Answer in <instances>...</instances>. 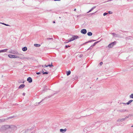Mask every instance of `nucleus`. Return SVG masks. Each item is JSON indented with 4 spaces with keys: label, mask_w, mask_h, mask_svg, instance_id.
Here are the masks:
<instances>
[{
    "label": "nucleus",
    "mask_w": 133,
    "mask_h": 133,
    "mask_svg": "<svg viewBox=\"0 0 133 133\" xmlns=\"http://www.w3.org/2000/svg\"><path fill=\"white\" fill-rule=\"evenodd\" d=\"M9 129V125H4L2 126L0 129L1 131H4Z\"/></svg>",
    "instance_id": "obj_1"
},
{
    "label": "nucleus",
    "mask_w": 133,
    "mask_h": 133,
    "mask_svg": "<svg viewBox=\"0 0 133 133\" xmlns=\"http://www.w3.org/2000/svg\"><path fill=\"white\" fill-rule=\"evenodd\" d=\"M9 129H11V131H15L17 130V128L14 125H9Z\"/></svg>",
    "instance_id": "obj_2"
},
{
    "label": "nucleus",
    "mask_w": 133,
    "mask_h": 133,
    "mask_svg": "<svg viewBox=\"0 0 133 133\" xmlns=\"http://www.w3.org/2000/svg\"><path fill=\"white\" fill-rule=\"evenodd\" d=\"M8 56L10 58H23V57H20L19 56L15 55H8Z\"/></svg>",
    "instance_id": "obj_3"
},
{
    "label": "nucleus",
    "mask_w": 133,
    "mask_h": 133,
    "mask_svg": "<svg viewBox=\"0 0 133 133\" xmlns=\"http://www.w3.org/2000/svg\"><path fill=\"white\" fill-rule=\"evenodd\" d=\"M116 44V42L115 41L109 44L108 45V47L109 48H112Z\"/></svg>",
    "instance_id": "obj_4"
},
{
    "label": "nucleus",
    "mask_w": 133,
    "mask_h": 133,
    "mask_svg": "<svg viewBox=\"0 0 133 133\" xmlns=\"http://www.w3.org/2000/svg\"><path fill=\"white\" fill-rule=\"evenodd\" d=\"M79 38V37L77 36L73 35L72 37L70 39V41H72Z\"/></svg>",
    "instance_id": "obj_5"
},
{
    "label": "nucleus",
    "mask_w": 133,
    "mask_h": 133,
    "mask_svg": "<svg viewBox=\"0 0 133 133\" xmlns=\"http://www.w3.org/2000/svg\"><path fill=\"white\" fill-rule=\"evenodd\" d=\"M127 119L126 117L124 118H119L118 119L117 121V122H122L123 121H124Z\"/></svg>",
    "instance_id": "obj_6"
},
{
    "label": "nucleus",
    "mask_w": 133,
    "mask_h": 133,
    "mask_svg": "<svg viewBox=\"0 0 133 133\" xmlns=\"http://www.w3.org/2000/svg\"><path fill=\"white\" fill-rule=\"evenodd\" d=\"M81 32L83 34H85L86 33L87 31L86 29H83L81 30Z\"/></svg>",
    "instance_id": "obj_7"
},
{
    "label": "nucleus",
    "mask_w": 133,
    "mask_h": 133,
    "mask_svg": "<svg viewBox=\"0 0 133 133\" xmlns=\"http://www.w3.org/2000/svg\"><path fill=\"white\" fill-rule=\"evenodd\" d=\"M27 81L29 83H31L32 82V79L31 77H28L27 79Z\"/></svg>",
    "instance_id": "obj_8"
},
{
    "label": "nucleus",
    "mask_w": 133,
    "mask_h": 133,
    "mask_svg": "<svg viewBox=\"0 0 133 133\" xmlns=\"http://www.w3.org/2000/svg\"><path fill=\"white\" fill-rule=\"evenodd\" d=\"M117 111L118 112H124L125 111H127L128 110L126 109H121V110H117Z\"/></svg>",
    "instance_id": "obj_9"
},
{
    "label": "nucleus",
    "mask_w": 133,
    "mask_h": 133,
    "mask_svg": "<svg viewBox=\"0 0 133 133\" xmlns=\"http://www.w3.org/2000/svg\"><path fill=\"white\" fill-rule=\"evenodd\" d=\"M66 130V129H61L60 130V132L63 133H64L65 132Z\"/></svg>",
    "instance_id": "obj_10"
},
{
    "label": "nucleus",
    "mask_w": 133,
    "mask_h": 133,
    "mask_svg": "<svg viewBox=\"0 0 133 133\" xmlns=\"http://www.w3.org/2000/svg\"><path fill=\"white\" fill-rule=\"evenodd\" d=\"M25 85L24 84H22L18 88L19 89H22L23 88L25 87Z\"/></svg>",
    "instance_id": "obj_11"
},
{
    "label": "nucleus",
    "mask_w": 133,
    "mask_h": 133,
    "mask_svg": "<svg viewBox=\"0 0 133 133\" xmlns=\"http://www.w3.org/2000/svg\"><path fill=\"white\" fill-rule=\"evenodd\" d=\"M45 98L44 99H42L40 102H38V103H36L35 104V105H38L40 103L42 102L43 100H44L45 99V98Z\"/></svg>",
    "instance_id": "obj_12"
},
{
    "label": "nucleus",
    "mask_w": 133,
    "mask_h": 133,
    "mask_svg": "<svg viewBox=\"0 0 133 133\" xmlns=\"http://www.w3.org/2000/svg\"><path fill=\"white\" fill-rule=\"evenodd\" d=\"M96 8V6H94L92 8H91V9L89 11H88L87 13H89V12H91L93 10H94L95 8Z\"/></svg>",
    "instance_id": "obj_13"
},
{
    "label": "nucleus",
    "mask_w": 133,
    "mask_h": 133,
    "mask_svg": "<svg viewBox=\"0 0 133 133\" xmlns=\"http://www.w3.org/2000/svg\"><path fill=\"white\" fill-rule=\"evenodd\" d=\"M8 50V49H6L4 50H0V53L1 52H6V51Z\"/></svg>",
    "instance_id": "obj_14"
},
{
    "label": "nucleus",
    "mask_w": 133,
    "mask_h": 133,
    "mask_svg": "<svg viewBox=\"0 0 133 133\" xmlns=\"http://www.w3.org/2000/svg\"><path fill=\"white\" fill-rule=\"evenodd\" d=\"M27 48L26 47H24L22 49V50L24 51H25L27 50Z\"/></svg>",
    "instance_id": "obj_15"
},
{
    "label": "nucleus",
    "mask_w": 133,
    "mask_h": 133,
    "mask_svg": "<svg viewBox=\"0 0 133 133\" xmlns=\"http://www.w3.org/2000/svg\"><path fill=\"white\" fill-rule=\"evenodd\" d=\"M46 67H47L48 66H49L50 67H51L52 66H53V65H52V63H51V64H49L48 65H44Z\"/></svg>",
    "instance_id": "obj_16"
},
{
    "label": "nucleus",
    "mask_w": 133,
    "mask_h": 133,
    "mask_svg": "<svg viewBox=\"0 0 133 133\" xmlns=\"http://www.w3.org/2000/svg\"><path fill=\"white\" fill-rule=\"evenodd\" d=\"M6 121L5 118H2L0 119V123L2 122Z\"/></svg>",
    "instance_id": "obj_17"
},
{
    "label": "nucleus",
    "mask_w": 133,
    "mask_h": 133,
    "mask_svg": "<svg viewBox=\"0 0 133 133\" xmlns=\"http://www.w3.org/2000/svg\"><path fill=\"white\" fill-rule=\"evenodd\" d=\"M49 39L51 40H52V41H53V38H45V41H47Z\"/></svg>",
    "instance_id": "obj_18"
},
{
    "label": "nucleus",
    "mask_w": 133,
    "mask_h": 133,
    "mask_svg": "<svg viewBox=\"0 0 133 133\" xmlns=\"http://www.w3.org/2000/svg\"><path fill=\"white\" fill-rule=\"evenodd\" d=\"M41 73H43V74H48V72H44L42 70V71L41 72Z\"/></svg>",
    "instance_id": "obj_19"
},
{
    "label": "nucleus",
    "mask_w": 133,
    "mask_h": 133,
    "mask_svg": "<svg viewBox=\"0 0 133 133\" xmlns=\"http://www.w3.org/2000/svg\"><path fill=\"white\" fill-rule=\"evenodd\" d=\"M14 117V116H10L9 117H8L7 118L5 119L6 121L10 119H11Z\"/></svg>",
    "instance_id": "obj_20"
},
{
    "label": "nucleus",
    "mask_w": 133,
    "mask_h": 133,
    "mask_svg": "<svg viewBox=\"0 0 133 133\" xmlns=\"http://www.w3.org/2000/svg\"><path fill=\"white\" fill-rule=\"evenodd\" d=\"M133 100H131L129 101L128 102L126 103V104L127 105L129 104L130 103L132 102L133 101Z\"/></svg>",
    "instance_id": "obj_21"
},
{
    "label": "nucleus",
    "mask_w": 133,
    "mask_h": 133,
    "mask_svg": "<svg viewBox=\"0 0 133 133\" xmlns=\"http://www.w3.org/2000/svg\"><path fill=\"white\" fill-rule=\"evenodd\" d=\"M92 34V33L91 32H89L87 33V35L88 36H91Z\"/></svg>",
    "instance_id": "obj_22"
},
{
    "label": "nucleus",
    "mask_w": 133,
    "mask_h": 133,
    "mask_svg": "<svg viewBox=\"0 0 133 133\" xmlns=\"http://www.w3.org/2000/svg\"><path fill=\"white\" fill-rule=\"evenodd\" d=\"M71 71H69L66 72L67 75L68 76L70 75L71 74Z\"/></svg>",
    "instance_id": "obj_23"
},
{
    "label": "nucleus",
    "mask_w": 133,
    "mask_h": 133,
    "mask_svg": "<svg viewBox=\"0 0 133 133\" xmlns=\"http://www.w3.org/2000/svg\"><path fill=\"white\" fill-rule=\"evenodd\" d=\"M34 45L36 47H39L41 46L40 44H35Z\"/></svg>",
    "instance_id": "obj_24"
},
{
    "label": "nucleus",
    "mask_w": 133,
    "mask_h": 133,
    "mask_svg": "<svg viewBox=\"0 0 133 133\" xmlns=\"http://www.w3.org/2000/svg\"><path fill=\"white\" fill-rule=\"evenodd\" d=\"M96 41V40H90V41H88V42H86V43H89V42H93V41Z\"/></svg>",
    "instance_id": "obj_25"
},
{
    "label": "nucleus",
    "mask_w": 133,
    "mask_h": 133,
    "mask_svg": "<svg viewBox=\"0 0 133 133\" xmlns=\"http://www.w3.org/2000/svg\"><path fill=\"white\" fill-rule=\"evenodd\" d=\"M132 116V114H129L128 116L126 117V118H129L130 117H131Z\"/></svg>",
    "instance_id": "obj_26"
},
{
    "label": "nucleus",
    "mask_w": 133,
    "mask_h": 133,
    "mask_svg": "<svg viewBox=\"0 0 133 133\" xmlns=\"http://www.w3.org/2000/svg\"><path fill=\"white\" fill-rule=\"evenodd\" d=\"M130 37H126L125 38V39L127 40L130 39H131Z\"/></svg>",
    "instance_id": "obj_27"
},
{
    "label": "nucleus",
    "mask_w": 133,
    "mask_h": 133,
    "mask_svg": "<svg viewBox=\"0 0 133 133\" xmlns=\"http://www.w3.org/2000/svg\"><path fill=\"white\" fill-rule=\"evenodd\" d=\"M71 46L70 45H66L65 47V49H66L68 47H70Z\"/></svg>",
    "instance_id": "obj_28"
},
{
    "label": "nucleus",
    "mask_w": 133,
    "mask_h": 133,
    "mask_svg": "<svg viewBox=\"0 0 133 133\" xmlns=\"http://www.w3.org/2000/svg\"><path fill=\"white\" fill-rule=\"evenodd\" d=\"M130 97L131 98H133V94H132L130 96Z\"/></svg>",
    "instance_id": "obj_29"
},
{
    "label": "nucleus",
    "mask_w": 133,
    "mask_h": 133,
    "mask_svg": "<svg viewBox=\"0 0 133 133\" xmlns=\"http://www.w3.org/2000/svg\"><path fill=\"white\" fill-rule=\"evenodd\" d=\"M1 23L2 24L5 25H6V26H10V25H9L7 24H6L4 23Z\"/></svg>",
    "instance_id": "obj_30"
},
{
    "label": "nucleus",
    "mask_w": 133,
    "mask_h": 133,
    "mask_svg": "<svg viewBox=\"0 0 133 133\" xmlns=\"http://www.w3.org/2000/svg\"><path fill=\"white\" fill-rule=\"evenodd\" d=\"M71 41H70V40H66L65 41V42L64 43H68L69 42H71Z\"/></svg>",
    "instance_id": "obj_31"
},
{
    "label": "nucleus",
    "mask_w": 133,
    "mask_h": 133,
    "mask_svg": "<svg viewBox=\"0 0 133 133\" xmlns=\"http://www.w3.org/2000/svg\"><path fill=\"white\" fill-rule=\"evenodd\" d=\"M118 34H115V35H114V36L115 37H118Z\"/></svg>",
    "instance_id": "obj_32"
},
{
    "label": "nucleus",
    "mask_w": 133,
    "mask_h": 133,
    "mask_svg": "<svg viewBox=\"0 0 133 133\" xmlns=\"http://www.w3.org/2000/svg\"><path fill=\"white\" fill-rule=\"evenodd\" d=\"M93 46L92 45L90 46V47L88 49H91Z\"/></svg>",
    "instance_id": "obj_33"
},
{
    "label": "nucleus",
    "mask_w": 133,
    "mask_h": 133,
    "mask_svg": "<svg viewBox=\"0 0 133 133\" xmlns=\"http://www.w3.org/2000/svg\"><path fill=\"white\" fill-rule=\"evenodd\" d=\"M108 13H106V12H105L103 14V15L104 16H105V15H107V14H108Z\"/></svg>",
    "instance_id": "obj_34"
},
{
    "label": "nucleus",
    "mask_w": 133,
    "mask_h": 133,
    "mask_svg": "<svg viewBox=\"0 0 133 133\" xmlns=\"http://www.w3.org/2000/svg\"><path fill=\"white\" fill-rule=\"evenodd\" d=\"M97 42H95L94 44H93L92 45L93 46H94L95 45L97 44Z\"/></svg>",
    "instance_id": "obj_35"
},
{
    "label": "nucleus",
    "mask_w": 133,
    "mask_h": 133,
    "mask_svg": "<svg viewBox=\"0 0 133 133\" xmlns=\"http://www.w3.org/2000/svg\"><path fill=\"white\" fill-rule=\"evenodd\" d=\"M108 13L109 14H112V12L111 11H108Z\"/></svg>",
    "instance_id": "obj_36"
},
{
    "label": "nucleus",
    "mask_w": 133,
    "mask_h": 133,
    "mask_svg": "<svg viewBox=\"0 0 133 133\" xmlns=\"http://www.w3.org/2000/svg\"><path fill=\"white\" fill-rule=\"evenodd\" d=\"M82 56H83V55H80L79 56V57L81 58V57H82Z\"/></svg>",
    "instance_id": "obj_37"
},
{
    "label": "nucleus",
    "mask_w": 133,
    "mask_h": 133,
    "mask_svg": "<svg viewBox=\"0 0 133 133\" xmlns=\"http://www.w3.org/2000/svg\"><path fill=\"white\" fill-rule=\"evenodd\" d=\"M103 64V63L102 62H101L99 64L101 65H102Z\"/></svg>",
    "instance_id": "obj_38"
},
{
    "label": "nucleus",
    "mask_w": 133,
    "mask_h": 133,
    "mask_svg": "<svg viewBox=\"0 0 133 133\" xmlns=\"http://www.w3.org/2000/svg\"><path fill=\"white\" fill-rule=\"evenodd\" d=\"M41 74L40 72H37L36 73V74L37 75H39Z\"/></svg>",
    "instance_id": "obj_39"
},
{
    "label": "nucleus",
    "mask_w": 133,
    "mask_h": 133,
    "mask_svg": "<svg viewBox=\"0 0 133 133\" xmlns=\"http://www.w3.org/2000/svg\"><path fill=\"white\" fill-rule=\"evenodd\" d=\"M97 12V11H96L95 12H94V13H92L91 14H92V15H93V14H95L96 13V12Z\"/></svg>",
    "instance_id": "obj_40"
},
{
    "label": "nucleus",
    "mask_w": 133,
    "mask_h": 133,
    "mask_svg": "<svg viewBox=\"0 0 133 133\" xmlns=\"http://www.w3.org/2000/svg\"><path fill=\"white\" fill-rule=\"evenodd\" d=\"M101 40H100V41H96V42H97V43H99V42H100L101 41Z\"/></svg>",
    "instance_id": "obj_41"
},
{
    "label": "nucleus",
    "mask_w": 133,
    "mask_h": 133,
    "mask_svg": "<svg viewBox=\"0 0 133 133\" xmlns=\"http://www.w3.org/2000/svg\"><path fill=\"white\" fill-rule=\"evenodd\" d=\"M18 55H19V56H23V55L22 54H18Z\"/></svg>",
    "instance_id": "obj_42"
},
{
    "label": "nucleus",
    "mask_w": 133,
    "mask_h": 133,
    "mask_svg": "<svg viewBox=\"0 0 133 133\" xmlns=\"http://www.w3.org/2000/svg\"><path fill=\"white\" fill-rule=\"evenodd\" d=\"M24 96H25V93L24 92V93H23V94H22Z\"/></svg>",
    "instance_id": "obj_43"
},
{
    "label": "nucleus",
    "mask_w": 133,
    "mask_h": 133,
    "mask_svg": "<svg viewBox=\"0 0 133 133\" xmlns=\"http://www.w3.org/2000/svg\"><path fill=\"white\" fill-rule=\"evenodd\" d=\"M111 34L113 36L114 35H115V34L114 33H111Z\"/></svg>",
    "instance_id": "obj_44"
},
{
    "label": "nucleus",
    "mask_w": 133,
    "mask_h": 133,
    "mask_svg": "<svg viewBox=\"0 0 133 133\" xmlns=\"http://www.w3.org/2000/svg\"><path fill=\"white\" fill-rule=\"evenodd\" d=\"M54 1H60V0H54Z\"/></svg>",
    "instance_id": "obj_45"
},
{
    "label": "nucleus",
    "mask_w": 133,
    "mask_h": 133,
    "mask_svg": "<svg viewBox=\"0 0 133 133\" xmlns=\"http://www.w3.org/2000/svg\"><path fill=\"white\" fill-rule=\"evenodd\" d=\"M76 9H74V11H76Z\"/></svg>",
    "instance_id": "obj_46"
},
{
    "label": "nucleus",
    "mask_w": 133,
    "mask_h": 133,
    "mask_svg": "<svg viewBox=\"0 0 133 133\" xmlns=\"http://www.w3.org/2000/svg\"><path fill=\"white\" fill-rule=\"evenodd\" d=\"M55 23V21H54L53 22V23Z\"/></svg>",
    "instance_id": "obj_47"
},
{
    "label": "nucleus",
    "mask_w": 133,
    "mask_h": 133,
    "mask_svg": "<svg viewBox=\"0 0 133 133\" xmlns=\"http://www.w3.org/2000/svg\"><path fill=\"white\" fill-rule=\"evenodd\" d=\"M123 104H126L125 103H123Z\"/></svg>",
    "instance_id": "obj_48"
},
{
    "label": "nucleus",
    "mask_w": 133,
    "mask_h": 133,
    "mask_svg": "<svg viewBox=\"0 0 133 133\" xmlns=\"http://www.w3.org/2000/svg\"><path fill=\"white\" fill-rule=\"evenodd\" d=\"M42 66L43 67V65H42Z\"/></svg>",
    "instance_id": "obj_49"
},
{
    "label": "nucleus",
    "mask_w": 133,
    "mask_h": 133,
    "mask_svg": "<svg viewBox=\"0 0 133 133\" xmlns=\"http://www.w3.org/2000/svg\"><path fill=\"white\" fill-rule=\"evenodd\" d=\"M76 78L77 79V77H76Z\"/></svg>",
    "instance_id": "obj_50"
},
{
    "label": "nucleus",
    "mask_w": 133,
    "mask_h": 133,
    "mask_svg": "<svg viewBox=\"0 0 133 133\" xmlns=\"http://www.w3.org/2000/svg\"><path fill=\"white\" fill-rule=\"evenodd\" d=\"M132 127H133V125L132 126Z\"/></svg>",
    "instance_id": "obj_51"
}]
</instances>
